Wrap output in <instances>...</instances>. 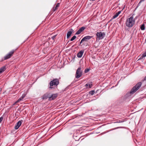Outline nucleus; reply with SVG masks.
Masks as SVG:
<instances>
[{"instance_id": "31", "label": "nucleus", "mask_w": 146, "mask_h": 146, "mask_svg": "<svg viewBox=\"0 0 146 146\" xmlns=\"http://www.w3.org/2000/svg\"><path fill=\"white\" fill-rule=\"evenodd\" d=\"M114 123H117L118 122H117H117H115Z\"/></svg>"}, {"instance_id": "10", "label": "nucleus", "mask_w": 146, "mask_h": 146, "mask_svg": "<svg viewBox=\"0 0 146 146\" xmlns=\"http://www.w3.org/2000/svg\"><path fill=\"white\" fill-rule=\"evenodd\" d=\"M22 123V122L20 121H19L16 124V125L15 127V128L16 129H18L19 127L21 126Z\"/></svg>"}, {"instance_id": "30", "label": "nucleus", "mask_w": 146, "mask_h": 146, "mask_svg": "<svg viewBox=\"0 0 146 146\" xmlns=\"http://www.w3.org/2000/svg\"><path fill=\"white\" fill-rule=\"evenodd\" d=\"M1 91V89L0 88V92Z\"/></svg>"}, {"instance_id": "6", "label": "nucleus", "mask_w": 146, "mask_h": 146, "mask_svg": "<svg viewBox=\"0 0 146 146\" xmlns=\"http://www.w3.org/2000/svg\"><path fill=\"white\" fill-rule=\"evenodd\" d=\"M105 33L104 32H98L96 34L97 38L99 40L103 39L105 36Z\"/></svg>"}, {"instance_id": "23", "label": "nucleus", "mask_w": 146, "mask_h": 146, "mask_svg": "<svg viewBox=\"0 0 146 146\" xmlns=\"http://www.w3.org/2000/svg\"><path fill=\"white\" fill-rule=\"evenodd\" d=\"M94 90H91L89 92V94L91 95H93L94 93Z\"/></svg>"}, {"instance_id": "12", "label": "nucleus", "mask_w": 146, "mask_h": 146, "mask_svg": "<svg viewBox=\"0 0 146 146\" xmlns=\"http://www.w3.org/2000/svg\"><path fill=\"white\" fill-rule=\"evenodd\" d=\"M60 3H58L56 5V6L55 7H54L52 9V11L53 12H54L56 10L58 7L60 6Z\"/></svg>"}, {"instance_id": "20", "label": "nucleus", "mask_w": 146, "mask_h": 146, "mask_svg": "<svg viewBox=\"0 0 146 146\" xmlns=\"http://www.w3.org/2000/svg\"><path fill=\"white\" fill-rule=\"evenodd\" d=\"M146 56V52H145L143 54L142 56L140 58H139V60L141 59L143 57H145Z\"/></svg>"}, {"instance_id": "21", "label": "nucleus", "mask_w": 146, "mask_h": 146, "mask_svg": "<svg viewBox=\"0 0 146 146\" xmlns=\"http://www.w3.org/2000/svg\"><path fill=\"white\" fill-rule=\"evenodd\" d=\"M46 93L48 97V100H49V99H50V95H51V94L49 92H46Z\"/></svg>"}, {"instance_id": "5", "label": "nucleus", "mask_w": 146, "mask_h": 146, "mask_svg": "<svg viewBox=\"0 0 146 146\" xmlns=\"http://www.w3.org/2000/svg\"><path fill=\"white\" fill-rule=\"evenodd\" d=\"M83 70L81 66H80L77 70L75 74V77L76 78H80L82 75Z\"/></svg>"}, {"instance_id": "17", "label": "nucleus", "mask_w": 146, "mask_h": 146, "mask_svg": "<svg viewBox=\"0 0 146 146\" xmlns=\"http://www.w3.org/2000/svg\"><path fill=\"white\" fill-rule=\"evenodd\" d=\"M42 99V100H45L46 99L48 98V97L47 96V94L46 93L44 94L41 97Z\"/></svg>"}, {"instance_id": "16", "label": "nucleus", "mask_w": 146, "mask_h": 146, "mask_svg": "<svg viewBox=\"0 0 146 146\" xmlns=\"http://www.w3.org/2000/svg\"><path fill=\"white\" fill-rule=\"evenodd\" d=\"M6 66H4L0 68V74L6 70Z\"/></svg>"}, {"instance_id": "8", "label": "nucleus", "mask_w": 146, "mask_h": 146, "mask_svg": "<svg viewBox=\"0 0 146 146\" xmlns=\"http://www.w3.org/2000/svg\"><path fill=\"white\" fill-rule=\"evenodd\" d=\"M58 95L57 93L55 94H51L50 95V98L49 99V101H51L55 99L57 97Z\"/></svg>"}, {"instance_id": "1", "label": "nucleus", "mask_w": 146, "mask_h": 146, "mask_svg": "<svg viewBox=\"0 0 146 146\" xmlns=\"http://www.w3.org/2000/svg\"><path fill=\"white\" fill-rule=\"evenodd\" d=\"M142 83L141 82H138L131 90L129 92H127L124 96L125 99H127L130 96L131 94H133L138 90L141 87Z\"/></svg>"}, {"instance_id": "26", "label": "nucleus", "mask_w": 146, "mask_h": 146, "mask_svg": "<svg viewBox=\"0 0 146 146\" xmlns=\"http://www.w3.org/2000/svg\"><path fill=\"white\" fill-rule=\"evenodd\" d=\"M145 0H140L139 3L138 4V5H139L140 3H141L143 1H144Z\"/></svg>"}, {"instance_id": "28", "label": "nucleus", "mask_w": 146, "mask_h": 146, "mask_svg": "<svg viewBox=\"0 0 146 146\" xmlns=\"http://www.w3.org/2000/svg\"><path fill=\"white\" fill-rule=\"evenodd\" d=\"M121 127H118L115 128L114 129H118L119 128H120Z\"/></svg>"}, {"instance_id": "18", "label": "nucleus", "mask_w": 146, "mask_h": 146, "mask_svg": "<svg viewBox=\"0 0 146 146\" xmlns=\"http://www.w3.org/2000/svg\"><path fill=\"white\" fill-rule=\"evenodd\" d=\"M85 86L87 88L88 87L89 88H90L92 87V84H86L85 85Z\"/></svg>"}, {"instance_id": "7", "label": "nucleus", "mask_w": 146, "mask_h": 146, "mask_svg": "<svg viewBox=\"0 0 146 146\" xmlns=\"http://www.w3.org/2000/svg\"><path fill=\"white\" fill-rule=\"evenodd\" d=\"M93 37L92 36H87L84 37L80 42V44H81L83 42H87Z\"/></svg>"}, {"instance_id": "24", "label": "nucleus", "mask_w": 146, "mask_h": 146, "mask_svg": "<svg viewBox=\"0 0 146 146\" xmlns=\"http://www.w3.org/2000/svg\"><path fill=\"white\" fill-rule=\"evenodd\" d=\"M57 36V35H54L51 38L54 41H55V38L56 36Z\"/></svg>"}, {"instance_id": "19", "label": "nucleus", "mask_w": 146, "mask_h": 146, "mask_svg": "<svg viewBox=\"0 0 146 146\" xmlns=\"http://www.w3.org/2000/svg\"><path fill=\"white\" fill-rule=\"evenodd\" d=\"M140 29L142 30H144L145 29V25L144 24L141 25L140 27Z\"/></svg>"}, {"instance_id": "11", "label": "nucleus", "mask_w": 146, "mask_h": 146, "mask_svg": "<svg viewBox=\"0 0 146 146\" xmlns=\"http://www.w3.org/2000/svg\"><path fill=\"white\" fill-rule=\"evenodd\" d=\"M70 31H68L67 34V38H68L70 37L73 31V30L72 29H70Z\"/></svg>"}, {"instance_id": "33", "label": "nucleus", "mask_w": 146, "mask_h": 146, "mask_svg": "<svg viewBox=\"0 0 146 146\" xmlns=\"http://www.w3.org/2000/svg\"><path fill=\"white\" fill-rule=\"evenodd\" d=\"M15 102L13 104L14 105H15Z\"/></svg>"}, {"instance_id": "13", "label": "nucleus", "mask_w": 146, "mask_h": 146, "mask_svg": "<svg viewBox=\"0 0 146 146\" xmlns=\"http://www.w3.org/2000/svg\"><path fill=\"white\" fill-rule=\"evenodd\" d=\"M84 51L82 50H81L77 54V56L78 58H81L84 53Z\"/></svg>"}, {"instance_id": "4", "label": "nucleus", "mask_w": 146, "mask_h": 146, "mask_svg": "<svg viewBox=\"0 0 146 146\" xmlns=\"http://www.w3.org/2000/svg\"><path fill=\"white\" fill-rule=\"evenodd\" d=\"M16 50V49H13L10 51L3 58H2L1 61H3L5 60H7L11 58L13 56Z\"/></svg>"}, {"instance_id": "3", "label": "nucleus", "mask_w": 146, "mask_h": 146, "mask_svg": "<svg viewBox=\"0 0 146 146\" xmlns=\"http://www.w3.org/2000/svg\"><path fill=\"white\" fill-rule=\"evenodd\" d=\"M59 81L58 79L55 78L53 80L51 81L50 83L49 88H54V86H56L57 87L58 85L59 84Z\"/></svg>"}, {"instance_id": "2", "label": "nucleus", "mask_w": 146, "mask_h": 146, "mask_svg": "<svg viewBox=\"0 0 146 146\" xmlns=\"http://www.w3.org/2000/svg\"><path fill=\"white\" fill-rule=\"evenodd\" d=\"M135 23V21L133 16H132L127 19L125 24L127 27H131L134 25Z\"/></svg>"}, {"instance_id": "29", "label": "nucleus", "mask_w": 146, "mask_h": 146, "mask_svg": "<svg viewBox=\"0 0 146 146\" xmlns=\"http://www.w3.org/2000/svg\"><path fill=\"white\" fill-rule=\"evenodd\" d=\"M123 122V121H120L119 120L118 121H117V122H118V123H121V122Z\"/></svg>"}, {"instance_id": "15", "label": "nucleus", "mask_w": 146, "mask_h": 146, "mask_svg": "<svg viewBox=\"0 0 146 146\" xmlns=\"http://www.w3.org/2000/svg\"><path fill=\"white\" fill-rule=\"evenodd\" d=\"M121 11H119L117 12L116 13L115 15H114L112 19H114L117 17L121 13Z\"/></svg>"}, {"instance_id": "14", "label": "nucleus", "mask_w": 146, "mask_h": 146, "mask_svg": "<svg viewBox=\"0 0 146 146\" xmlns=\"http://www.w3.org/2000/svg\"><path fill=\"white\" fill-rule=\"evenodd\" d=\"M25 95V94H23L22 96L19 98L15 102V103L19 102L20 101L22 100L24 98Z\"/></svg>"}, {"instance_id": "27", "label": "nucleus", "mask_w": 146, "mask_h": 146, "mask_svg": "<svg viewBox=\"0 0 146 146\" xmlns=\"http://www.w3.org/2000/svg\"><path fill=\"white\" fill-rule=\"evenodd\" d=\"M146 80V76L144 78V79L142 80L143 82L144 81Z\"/></svg>"}, {"instance_id": "32", "label": "nucleus", "mask_w": 146, "mask_h": 146, "mask_svg": "<svg viewBox=\"0 0 146 146\" xmlns=\"http://www.w3.org/2000/svg\"><path fill=\"white\" fill-rule=\"evenodd\" d=\"M84 43H82V45H84Z\"/></svg>"}, {"instance_id": "22", "label": "nucleus", "mask_w": 146, "mask_h": 146, "mask_svg": "<svg viewBox=\"0 0 146 146\" xmlns=\"http://www.w3.org/2000/svg\"><path fill=\"white\" fill-rule=\"evenodd\" d=\"M76 38V36H73L72 38L70 39V41H72L74 40Z\"/></svg>"}, {"instance_id": "25", "label": "nucleus", "mask_w": 146, "mask_h": 146, "mask_svg": "<svg viewBox=\"0 0 146 146\" xmlns=\"http://www.w3.org/2000/svg\"><path fill=\"white\" fill-rule=\"evenodd\" d=\"M89 70L88 68L84 70L85 73H86L88 72L89 71Z\"/></svg>"}, {"instance_id": "9", "label": "nucleus", "mask_w": 146, "mask_h": 146, "mask_svg": "<svg viewBox=\"0 0 146 146\" xmlns=\"http://www.w3.org/2000/svg\"><path fill=\"white\" fill-rule=\"evenodd\" d=\"M85 29V27H82L80 28L76 33L75 35H79Z\"/></svg>"}]
</instances>
